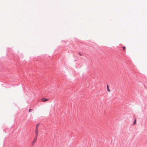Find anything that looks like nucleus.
<instances>
[{
	"label": "nucleus",
	"mask_w": 147,
	"mask_h": 147,
	"mask_svg": "<svg viewBox=\"0 0 147 147\" xmlns=\"http://www.w3.org/2000/svg\"><path fill=\"white\" fill-rule=\"evenodd\" d=\"M49 98H41V100L42 101L44 102L45 101H48L49 100Z\"/></svg>",
	"instance_id": "obj_1"
},
{
	"label": "nucleus",
	"mask_w": 147,
	"mask_h": 147,
	"mask_svg": "<svg viewBox=\"0 0 147 147\" xmlns=\"http://www.w3.org/2000/svg\"><path fill=\"white\" fill-rule=\"evenodd\" d=\"M37 139V138H36V137H35V138L34 139V140L32 143V145H33L34 143H35Z\"/></svg>",
	"instance_id": "obj_2"
},
{
	"label": "nucleus",
	"mask_w": 147,
	"mask_h": 147,
	"mask_svg": "<svg viewBox=\"0 0 147 147\" xmlns=\"http://www.w3.org/2000/svg\"><path fill=\"white\" fill-rule=\"evenodd\" d=\"M35 137H36V138H37V136L38 134V130L35 129Z\"/></svg>",
	"instance_id": "obj_3"
},
{
	"label": "nucleus",
	"mask_w": 147,
	"mask_h": 147,
	"mask_svg": "<svg viewBox=\"0 0 147 147\" xmlns=\"http://www.w3.org/2000/svg\"><path fill=\"white\" fill-rule=\"evenodd\" d=\"M39 123H38V124H36L35 129L38 130V127L39 126Z\"/></svg>",
	"instance_id": "obj_4"
},
{
	"label": "nucleus",
	"mask_w": 147,
	"mask_h": 147,
	"mask_svg": "<svg viewBox=\"0 0 147 147\" xmlns=\"http://www.w3.org/2000/svg\"><path fill=\"white\" fill-rule=\"evenodd\" d=\"M107 88H108V89H107V90L108 91H110V90L109 89V86H108V85H107Z\"/></svg>",
	"instance_id": "obj_5"
},
{
	"label": "nucleus",
	"mask_w": 147,
	"mask_h": 147,
	"mask_svg": "<svg viewBox=\"0 0 147 147\" xmlns=\"http://www.w3.org/2000/svg\"><path fill=\"white\" fill-rule=\"evenodd\" d=\"M136 119H135V121H134V124H136Z\"/></svg>",
	"instance_id": "obj_6"
},
{
	"label": "nucleus",
	"mask_w": 147,
	"mask_h": 147,
	"mask_svg": "<svg viewBox=\"0 0 147 147\" xmlns=\"http://www.w3.org/2000/svg\"><path fill=\"white\" fill-rule=\"evenodd\" d=\"M32 109H30L29 110V112H30L31 111H32Z\"/></svg>",
	"instance_id": "obj_7"
},
{
	"label": "nucleus",
	"mask_w": 147,
	"mask_h": 147,
	"mask_svg": "<svg viewBox=\"0 0 147 147\" xmlns=\"http://www.w3.org/2000/svg\"><path fill=\"white\" fill-rule=\"evenodd\" d=\"M125 47H123V49H125Z\"/></svg>",
	"instance_id": "obj_8"
},
{
	"label": "nucleus",
	"mask_w": 147,
	"mask_h": 147,
	"mask_svg": "<svg viewBox=\"0 0 147 147\" xmlns=\"http://www.w3.org/2000/svg\"><path fill=\"white\" fill-rule=\"evenodd\" d=\"M79 54L80 55H82L80 53Z\"/></svg>",
	"instance_id": "obj_9"
}]
</instances>
